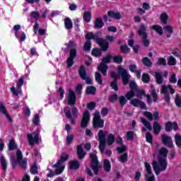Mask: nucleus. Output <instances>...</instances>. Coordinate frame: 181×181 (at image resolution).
Instances as JSON below:
<instances>
[{
    "instance_id": "obj_1",
    "label": "nucleus",
    "mask_w": 181,
    "mask_h": 181,
    "mask_svg": "<svg viewBox=\"0 0 181 181\" xmlns=\"http://www.w3.org/2000/svg\"><path fill=\"white\" fill-rule=\"evenodd\" d=\"M101 36V33L100 32H96L95 34L93 32H88L85 35V38L86 40H95V42L102 47V50L103 52H108V49H110V42L107 41V40L104 38H100Z\"/></svg>"
},
{
    "instance_id": "obj_2",
    "label": "nucleus",
    "mask_w": 181,
    "mask_h": 181,
    "mask_svg": "<svg viewBox=\"0 0 181 181\" xmlns=\"http://www.w3.org/2000/svg\"><path fill=\"white\" fill-rule=\"evenodd\" d=\"M69 158H70V156L69 154H66L65 156H61L60 159L57 160V163L52 165V168H55V171L54 172L53 170L49 169V173L47 174V177H53V176L62 175L65 168L64 165H63V163L64 162H66V160H69Z\"/></svg>"
},
{
    "instance_id": "obj_3",
    "label": "nucleus",
    "mask_w": 181,
    "mask_h": 181,
    "mask_svg": "<svg viewBox=\"0 0 181 181\" xmlns=\"http://www.w3.org/2000/svg\"><path fill=\"white\" fill-rule=\"evenodd\" d=\"M64 112L65 114V117H66L67 119H69L71 124H76V120L78 118V109L76 107H73L72 108L69 106H66L64 108Z\"/></svg>"
},
{
    "instance_id": "obj_4",
    "label": "nucleus",
    "mask_w": 181,
    "mask_h": 181,
    "mask_svg": "<svg viewBox=\"0 0 181 181\" xmlns=\"http://www.w3.org/2000/svg\"><path fill=\"white\" fill-rule=\"evenodd\" d=\"M113 57L111 54H107L106 57H103L100 64L98 66V70L100 71L103 76L105 77L107 76V71L110 69L107 64L111 63V60H112Z\"/></svg>"
},
{
    "instance_id": "obj_5",
    "label": "nucleus",
    "mask_w": 181,
    "mask_h": 181,
    "mask_svg": "<svg viewBox=\"0 0 181 181\" xmlns=\"http://www.w3.org/2000/svg\"><path fill=\"white\" fill-rule=\"evenodd\" d=\"M16 156L17 160L11 161V164L13 169H15V168H16V165L18 163L21 169L26 170L28 168V160H26V159L23 160V155L22 154V151L20 149L17 150Z\"/></svg>"
},
{
    "instance_id": "obj_6",
    "label": "nucleus",
    "mask_w": 181,
    "mask_h": 181,
    "mask_svg": "<svg viewBox=\"0 0 181 181\" xmlns=\"http://www.w3.org/2000/svg\"><path fill=\"white\" fill-rule=\"evenodd\" d=\"M98 136L99 138V149L101 153H104L105 148H107V132L100 129L98 133Z\"/></svg>"
},
{
    "instance_id": "obj_7",
    "label": "nucleus",
    "mask_w": 181,
    "mask_h": 181,
    "mask_svg": "<svg viewBox=\"0 0 181 181\" xmlns=\"http://www.w3.org/2000/svg\"><path fill=\"white\" fill-rule=\"evenodd\" d=\"M93 128L95 131L100 129V128H104V119H101V116H100V112H96L94 115Z\"/></svg>"
},
{
    "instance_id": "obj_8",
    "label": "nucleus",
    "mask_w": 181,
    "mask_h": 181,
    "mask_svg": "<svg viewBox=\"0 0 181 181\" xmlns=\"http://www.w3.org/2000/svg\"><path fill=\"white\" fill-rule=\"evenodd\" d=\"M118 73L121 75L124 86H127L129 83V74H128V71L123 67L119 66Z\"/></svg>"
},
{
    "instance_id": "obj_9",
    "label": "nucleus",
    "mask_w": 181,
    "mask_h": 181,
    "mask_svg": "<svg viewBox=\"0 0 181 181\" xmlns=\"http://www.w3.org/2000/svg\"><path fill=\"white\" fill-rule=\"evenodd\" d=\"M147 174L146 175V181H156L155 175L152 173V167L148 163H144Z\"/></svg>"
},
{
    "instance_id": "obj_10",
    "label": "nucleus",
    "mask_w": 181,
    "mask_h": 181,
    "mask_svg": "<svg viewBox=\"0 0 181 181\" xmlns=\"http://www.w3.org/2000/svg\"><path fill=\"white\" fill-rule=\"evenodd\" d=\"M110 77L113 78V81L110 83V87H112L115 91H118V78H119V75L112 71L110 73Z\"/></svg>"
},
{
    "instance_id": "obj_11",
    "label": "nucleus",
    "mask_w": 181,
    "mask_h": 181,
    "mask_svg": "<svg viewBox=\"0 0 181 181\" xmlns=\"http://www.w3.org/2000/svg\"><path fill=\"white\" fill-rule=\"evenodd\" d=\"M172 129H174L175 132L179 129V124L176 122H167L165 126V132H170Z\"/></svg>"
},
{
    "instance_id": "obj_12",
    "label": "nucleus",
    "mask_w": 181,
    "mask_h": 181,
    "mask_svg": "<svg viewBox=\"0 0 181 181\" xmlns=\"http://www.w3.org/2000/svg\"><path fill=\"white\" fill-rule=\"evenodd\" d=\"M130 105H133V107H140L141 110H146V104L144 103V101L138 99V98H134L130 100Z\"/></svg>"
},
{
    "instance_id": "obj_13",
    "label": "nucleus",
    "mask_w": 181,
    "mask_h": 181,
    "mask_svg": "<svg viewBox=\"0 0 181 181\" xmlns=\"http://www.w3.org/2000/svg\"><path fill=\"white\" fill-rule=\"evenodd\" d=\"M161 141L163 145L168 146V148H173V141L172 140V137L166 134H162Z\"/></svg>"
},
{
    "instance_id": "obj_14",
    "label": "nucleus",
    "mask_w": 181,
    "mask_h": 181,
    "mask_svg": "<svg viewBox=\"0 0 181 181\" xmlns=\"http://www.w3.org/2000/svg\"><path fill=\"white\" fill-rule=\"evenodd\" d=\"M90 121V112L86 110L83 115L82 119L81 122V128H86L88 125Z\"/></svg>"
},
{
    "instance_id": "obj_15",
    "label": "nucleus",
    "mask_w": 181,
    "mask_h": 181,
    "mask_svg": "<svg viewBox=\"0 0 181 181\" xmlns=\"http://www.w3.org/2000/svg\"><path fill=\"white\" fill-rule=\"evenodd\" d=\"M144 115L148 118V121H158L159 119V112L156 111L153 112V115L152 112L146 111L144 112Z\"/></svg>"
},
{
    "instance_id": "obj_16",
    "label": "nucleus",
    "mask_w": 181,
    "mask_h": 181,
    "mask_svg": "<svg viewBox=\"0 0 181 181\" xmlns=\"http://www.w3.org/2000/svg\"><path fill=\"white\" fill-rule=\"evenodd\" d=\"M76 101L77 98L76 97V93L73 90L70 89L68 94V104L69 105H76Z\"/></svg>"
},
{
    "instance_id": "obj_17",
    "label": "nucleus",
    "mask_w": 181,
    "mask_h": 181,
    "mask_svg": "<svg viewBox=\"0 0 181 181\" xmlns=\"http://www.w3.org/2000/svg\"><path fill=\"white\" fill-rule=\"evenodd\" d=\"M141 122L144 125V127H142L141 131L142 132H146L147 129L148 131H152V123L149 121L146 120L144 117H141Z\"/></svg>"
},
{
    "instance_id": "obj_18",
    "label": "nucleus",
    "mask_w": 181,
    "mask_h": 181,
    "mask_svg": "<svg viewBox=\"0 0 181 181\" xmlns=\"http://www.w3.org/2000/svg\"><path fill=\"white\" fill-rule=\"evenodd\" d=\"M27 138L28 139V144L30 146H33L35 144H39V134H35L34 137L31 134H28L27 135Z\"/></svg>"
},
{
    "instance_id": "obj_19",
    "label": "nucleus",
    "mask_w": 181,
    "mask_h": 181,
    "mask_svg": "<svg viewBox=\"0 0 181 181\" xmlns=\"http://www.w3.org/2000/svg\"><path fill=\"white\" fill-rule=\"evenodd\" d=\"M90 168H97L98 167V158H97V154H95V153H92L90 155Z\"/></svg>"
},
{
    "instance_id": "obj_20",
    "label": "nucleus",
    "mask_w": 181,
    "mask_h": 181,
    "mask_svg": "<svg viewBox=\"0 0 181 181\" xmlns=\"http://www.w3.org/2000/svg\"><path fill=\"white\" fill-rule=\"evenodd\" d=\"M166 86H163L161 90V93L164 94L165 101L167 104H170V96L169 95V90H168Z\"/></svg>"
},
{
    "instance_id": "obj_21",
    "label": "nucleus",
    "mask_w": 181,
    "mask_h": 181,
    "mask_svg": "<svg viewBox=\"0 0 181 181\" xmlns=\"http://www.w3.org/2000/svg\"><path fill=\"white\" fill-rule=\"evenodd\" d=\"M158 163L160 165V170H166L168 168V160L167 158H162L161 157L158 158Z\"/></svg>"
},
{
    "instance_id": "obj_22",
    "label": "nucleus",
    "mask_w": 181,
    "mask_h": 181,
    "mask_svg": "<svg viewBox=\"0 0 181 181\" xmlns=\"http://www.w3.org/2000/svg\"><path fill=\"white\" fill-rule=\"evenodd\" d=\"M76 152L78 155V158L80 160L84 159L86 153L84 151V149L83 148V146L81 145H79L76 147Z\"/></svg>"
},
{
    "instance_id": "obj_23",
    "label": "nucleus",
    "mask_w": 181,
    "mask_h": 181,
    "mask_svg": "<svg viewBox=\"0 0 181 181\" xmlns=\"http://www.w3.org/2000/svg\"><path fill=\"white\" fill-rule=\"evenodd\" d=\"M0 112H1V114H4V115H5L8 122H12V117H11V116H9V115L8 114V110H6V107H5V106L1 103H0Z\"/></svg>"
},
{
    "instance_id": "obj_24",
    "label": "nucleus",
    "mask_w": 181,
    "mask_h": 181,
    "mask_svg": "<svg viewBox=\"0 0 181 181\" xmlns=\"http://www.w3.org/2000/svg\"><path fill=\"white\" fill-rule=\"evenodd\" d=\"M104 26V21H103V18H97L94 21V29H102Z\"/></svg>"
},
{
    "instance_id": "obj_25",
    "label": "nucleus",
    "mask_w": 181,
    "mask_h": 181,
    "mask_svg": "<svg viewBox=\"0 0 181 181\" xmlns=\"http://www.w3.org/2000/svg\"><path fill=\"white\" fill-rule=\"evenodd\" d=\"M107 16H109V18L116 19L117 21H119V19H121V18H122V16H121V13H119V12L115 13L112 11H107Z\"/></svg>"
},
{
    "instance_id": "obj_26",
    "label": "nucleus",
    "mask_w": 181,
    "mask_h": 181,
    "mask_svg": "<svg viewBox=\"0 0 181 181\" xmlns=\"http://www.w3.org/2000/svg\"><path fill=\"white\" fill-rule=\"evenodd\" d=\"M168 153H169V150L165 147H162L158 152V158H162L163 159L168 158Z\"/></svg>"
},
{
    "instance_id": "obj_27",
    "label": "nucleus",
    "mask_w": 181,
    "mask_h": 181,
    "mask_svg": "<svg viewBox=\"0 0 181 181\" xmlns=\"http://www.w3.org/2000/svg\"><path fill=\"white\" fill-rule=\"evenodd\" d=\"M69 169H71V170H77L78 169H80V162L77 160L70 161Z\"/></svg>"
},
{
    "instance_id": "obj_28",
    "label": "nucleus",
    "mask_w": 181,
    "mask_h": 181,
    "mask_svg": "<svg viewBox=\"0 0 181 181\" xmlns=\"http://www.w3.org/2000/svg\"><path fill=\"white\" fill-rule=\"evenodd\" d=\"M103 52L104 53H107V51L103 50V47H100V49L98 48H93L92 49V56H94V57H101V54H103Z\"/></svg>"
},
{
    "instance_id": "obj_29",
    "label": "nucleus",
    "mask_w": 181,
    "mask_h": 181,
    "mask_svg": "<svg viewBox=\"0 0 181 181\" xmlns=\"http://www.w3.org/2000/svg\"><path fill=\"white\" fill-rule=\"evenodd\" d=\"M153 170L157 176L158 175H160V172L165 171L164 170H160V168L159 167V165L158 164V161L156 160H154L152 163Z\"/></svg>"
},
{
    "instance_id": "obj_30",
    "label": "nucleus",
    "mask_w": 181,
    "mask_h": 181,
    "mask_svg": "<svg viewBox=\"0 0 181 181\" xmlns=\"http://www.w3.org/2000/svg\"><path fill=\"white\" fill-rule=\"evenodd\" d=\"M153 129L155 135H159L160 131L162 130V126L158 122H154L153 124Z\"/></svg>"
},
{
    "instance_id": "obj_31",
    "label": "nucleus",
    "mask_w": 181,
    "mask_h": 181,
    "mask_svg": "<svg viewBox=\"0 0 181 181\" xmlns=\"http://www.w3.org/2000/svg\"><path fill=\"white\" fill-rule=\"evenodd\" d=\"M118 101L120 107L122 108H124V107L127 105V103H128V99L125 95H120L118 98Z\"/></svg>"
},
{
    "instance_id": "obj_32",
    "label": "nucleus",
    "mask_w": 181,
    "mask_h": 181,
    "mask_svg": "<svg viewBox=\"0 0 181 181\" xmlns=\"http://www.w3.org/2000/svg\"><path fill=\"white\" fill-rule=\"evenodd\" d=\"M8 151H15V149H18V145H16V143H15V139H11L8 141Z\"/></svg>"
},
{
    "instance_id": "obj_33",
    "label": "nucleus",
    "mask_w": 181,
    "mask_h": 181,
    "mask_svg": "<svg viewBox=\"0 0 181 181\" xmlns=\"http://www.w3.org/2000/svg\"><path fill=\"white\" fill-rule=\"evenodd\" d=\"M138 35L139 36H142V37L148 36V34L146 33V28L145 27V25H140L139 29L138 30Z\"/></svg>"
},
{
    "instance_id": "obj_34",
    "label": "nucleus",
    "mask_w": 181,
    "mask_h": 181,
    "mask_svg": "<svg viewBox=\"0 0 181 181\" xmlns=\"http://www.w3.org/2000/svg\"><path fill=\"white\" fill-rule=\"evenodd\" d=\"M64 25L67 30H71L73 29V22L70 18H66L64 19Z\"/></svg>"
},
{
    "instance_id": "obj_35",
    "label": "nucleus",
    "mask_w": 181,
    "mask_h": 181,
    "mask_svg": "<svg viewBox=\"0 0 181 181\" xmlns=\"http://www.w3.org/2000/svg\"><path fill=\"white\" fill-rule=\"evenodd\" d=\"M78 74L82 80H86V78L87 77V72L86 71V68H84V66H81Z\"/></svg>"
},
{
    "instance_id": "obj_36",
    "label": "nucleus",
    "mask_w": 181,
    "mask_h": 181,
    "mask_svg": "<svg viewBox=\"0 0 181 181\" xmlns=\"http://www.w3.org/2000/svg\"><path fill=\"white\" fill-rule=\"evenodd\" d=\"M103 169L105 172H110L111 170V162L110 160L105 159L103 161Z\"/></svg>"
},
{
    "instance_id": "obj_37",
    "label": "nucleus",
    "mask_w": 181,
    "mask_h": 181,
    "mask_svg": "<svg viewBox=\"0 0 181 181\" xmlns=\"http://www.w3.org/2000/svg\"><path fill=\"white\" fill-rule=\"evenodd\" d=\"M155 78L157 84H163V76H162V74L156 72Z\"/></svg>"
},
{
    "instance_id": "obj_38",
    "label": "nucleus",
    "mask_w": 181,
    "mask_h": 181,
    "mask_svg": "<svg viewBox=\"0 0 181 181\" xmlns=\"http://www.w3.org/2000/svg\"><path fill=\"white\" fill-rule=\"evenodd\" d=\"M0 163L1 165L2 170L6 172V168L8 166V164L6 163V160L5 159V157H4V156H0Z\"/></svg>"
},
{
    "instance_id": "obj_39",
    "label": "nucleus",
    "mask_w": 181,
    "mask_h": 181,
    "mask_svg": "<svg viewBox=\"0 0 181 181\" xmlns=\"http://www.w3.org/2000/svg\"><path fill=\"white\" fill-rule=\"evenodd\" d=\"M36 161L33 163V165L30 167V172L32 175H37L39 173V168L36 165Z\"/></svg>"
},
{
    "instance_id": "obj_40",
    "label": "nucleus",
    "mask_w": 181,
    "mask_h": 181,
    "mask_svg": "<svg viewBox=\"0 0 181 181\" xmlns=\"http://www.w3.org/2000/svg\"><path fill=\"white\" fill-rule=\"evenodd\" d=\"M160 18L161 23H163V25L168 24V20L169 19V16H168V13H161Z\"/></svg>"
},
{
    "instance_id": "obj_41",
    "label": "nucleus",
    "mask_w": 181,
    "mask_h": 181,
    "mask_svg": "<svg viewBox=\"0 0 181 181\" xmlns=\"http://www.w3.org/2000/svg\"><path fill=\"white\" fill-rule=\"evenodd\" d=\"M120 52L123 54H128L131 52V49L128 47V45H124L120 46Z\"/></svg>"
},
{
    "instance_id": "obj_42",
    "label": "nucleus",
    "mask_w": 181,
    "mask_h": 181,
    "mask_svg": "<svg viewBox=\"0 0 181 181\" xmlns=\"http://www.w3.org/2000/svg\"><path fill=\"white\" fill-rule=\"evenodd\" d=\"M83 21L88 23L91 21V12L90 11H86L83 13Z\"/></svg>"
},
{
    "instance_id": "obj_43",
    "label": "nucleus",
    "mask_w": 181,
    "mask_h": 181,
    "mask_svg": "<svg viewBox=\"0 0 181 181\" xmlns=\"http://www.w3.org/2000/svg\"><path fill=\"white\" fill-rule=\"evenodd\" d=\"M142 63L146 67H152V61H151V59H148L147 57H144L142 59Z\"/></svg>"
},
{
    "instance_id": "obj_44",
    "label": "nucleus",
    "mask_w": 181,
    "mask_h": 181,
    "mask_svg": "<svg viewBox=\"0 0 181 181\" xmlns=\"http://www.w3.org/2000/svg\"><path fill=\"white\" fill-rule=\"evenodd\" d=\"M107 145L109 146H111V145H112L114 144V142H115V136L112 134H110L107 136Z\"/></svg>"
},
{
    "instance_id": "obj_45",
    "label": "nucleus",
    "mask_w": 181,
    "mask_h": 181,
    "mask_svg": "<svg viewBox=\"0 0 181 181\" xmlns=\"http://www.w3.org/2000/svg\"><path fill=\"white\" fill-rule=\"evenodd\" d=\"M15 36L20 42H25V40H26V34L25 33V32H21V35L20 37L18 35V33H15Z\"/></svg>"
},
{
    "instance_id": "obj_46",
    "label": "nucleus",
    "mask_w": 181,
    "mask_h": 181,
    "mask_svg": "<svg viewBox=\"0 0 181 181\" xmlns=\"http://www.w3.org/2000/svg\"><path fill=\"white\" fill-rule=\"evenodd\" d=\"M96 90L97 89L94 86H88L86 90V93L88 95L92 94V95H94Z\"/></svg>"
},
{
    "instance_id": "obj_47",
    "label": "nucleus",
    "mask_w": 181,
    "mask_h": 181,
    "mask_svg": "<svg viewBox=\"0 0 181 181\" xmlns=\"http://www.w3.org/2000/svg\"><path fill=\"white\" fill-rule=\"evenodd\" d=\"M83 50L87 52L91 50V42L90 41V40H86V42L84 43L83 45Z\"/></svg>"
},
{
    "instance_id": "obj_48",
    "label": "nucleus",
    "mask_w": 181,
    "mask_h": 181,
    "mask_svg": "<svg viewBox=\"0 0 181 181\" xmlns=\"http://www.w3.org/2000/svg\"><path fill=\"white\" fill-rule=\"evenodd\" d=\"M174 138L176 146L181 149V135L175 134Z\"/></svg>"
},
{
    "instance_id": "obj_49",
    "label": "nucleus",
    "mask_w": 181,
    "mask_h": 181,
    "mask_svg": "<svg viewBox=\"0 0 181 181\" xmlns=\"http://www.w3.org/2000/svg\"><path fill=\"white\" fill-rule=\"evenodd\" d=\"M135 136V132L134 131H129L127 132L126 138L127 141H134Z\"/></svg>"
},
{
    "instance_id": "obj_50",
    "label": "nucleus",
    "mask_w": 181,
    "mask_h": 181,
    "mask_svg": "<svg viewBox=\"0 0 181 181\" xmlns=\"http://www.w3.org/2000/svg\"><path fill=\"white\" fill-rule=\"evenodd\" d=\"M152 29L153 30H156V32H157L158 35H163V29L160 25H153Z\"/></svg>"
},
{
    "instance_id": "obj_51",
    "label": "nucleus",
    "mask_w": 181,
    "mask_h": 181,
    "mask_svg": "<svg viewBox=\"0 0 181 181\" xmlns=\"http://www.w3.org/2000/svg\"><path fill=\"white\" fill-rule=\"evenodd\" d=\"M119 160L122 163H125L128 162V153H124L123 154H122L119 158Z\"/></svg>"
},
{
    "instance_id": "obj_52",
    "label": "nucleus",
    "mask_w": 181,
    "mask_h": 181,
    "mask_svg": "<svg viewBox=\"0 0 181 181\" xmlns=\"http://www.w3.org/2000/svg\"><path fill=\"white\" fill-rule=\"evenodd\" d=\"M95 80L98 84H103V78L101 77V74H100V72L95 73Z\"/></svg>"
},
{
    "instance_id": "obj_53",
    "label": "nucleus",
    "mask_w": 181,
    "mask_h": 181,
    "mask_svg": "<svg viewBox=\"0 0 181 181\" xmlns=\"http://www.w3.org/2000/svg\"><path fill=\"white\" fill-rule=\"evenodd\" d=\"M130 91H136L138 90V85L134 81H132L129 83Z\"/></svg>"
},
{
    "instance_id": "obj_54",
    "label": "nucleus",
    "mask_w": 181,
    "mask_h": 181,
    "mask_svg": "<svg viewBox=\"0 0 181 181\" xmlns=\"http://www.w3.org/2000/svg\"><path fill=\"white\" fill-rule=\"evenodd\" d=\"M69 58L76 59L77 57V49L76 48L69 50Z\"/></svg>"
},
{
    "instance_id": "obj_55",
    "label": "nucleus",
    "mask_w": 181,
    "mask_h": 181,
    "mask_svg": "<svg viewBox=\"0 0 181 181\" xmlns=\"http://www.w3.org/2000/svg\"><path fill=\"white\" fill-rule=\"evenodd\" d=\"M118 95L117 94H112L109 96L108 100L110 103H112V104H114V103H115V101H118Z\"/></svg>"
},
{
    "instance_id": "obj_56",
    "label": "nucleus",
    "mask_w": 181,
    "mask_h": 181,
    "mask_svg": "<svg viewBox=\"0 0 181 181\" xmlns=\"http://www.w3.org/2000/svg\"><path fill=\"white\" fill-rule=\"evenodd\" d=\"M113 62L114 63H117V64H121L124 62V58L120 55H117L113 57Z\"/></svg>"
},
{
    "instance_id": "obj_57",
    "label": "nucleus",
    "mask_w": 181,
    "mask_h": 181,
    "mask_svg": "<svg viewBox=\"0 0 181 181\" xmlns=\"http://www.w3.org/2000/svg\"><path fill=\"white\" fill-rule=\"evenodd\" d=\"M168 66H175L176 65V59L173 56H170L168 58Z\"/></svg>"
},
{
    "instance_id": "obj_58",
    "label": "nucleus",
    "mask_w": 181,
    "mask_h": 181,
    "mask_svg": "<svg viewBox=\"0 0 181 181\" xmlns=\"http://www.w3.org/2000/svg\"><path fill=\"white\" fill-rule=\"evenodd\" d=\"M146 140L148 144H153V136H152V134L147 132L146 134Z\"/></svg>"
},
{
    "instance_id": "obj_59",
    "label": "nucleus",
    "mask_w": 181,
    "mask_h": 181,
    "mask_svg": "<svg viewBox=\"0 0 181 181\" xmlns=\"http://www.w3.org/2000/svg\"><path fill=\"white\" fill-rule=\"evenodd\" d=\"M30 18H32L33 19H35V21H38L39 18L40 17V14L39 13V12L37 11H32L30 13Z\"/></svg>"
},
{
    "instance_id": "obj_60",
    "label": "nucleus",
    "mask_w": 181,
    "mask_h": 181,
    "mask_svg": "<svg viewBox=\"0 0 181 181\" xmlns=\"http://www.w3.org/2000/svg\"><path fill=\"white\" fill-rule=\"evenodd\" d=\"M143 83H148V81H151V77L149 76V74L147 73H144L141 78Z\"/></svg>"
},
{
    "instance_id": "obj_61",
    "label": "nucleus",
    "mask_w": 181,
    "mask_h": 181,
    "mask_svg": "<svg viewBox=\"0 0 181 181\" xmlns=\"http://www.w3.org/2000/svg\"><path fill=\"white\" fill-rule=\"evenodd\" d=\"M126 98H127V100H131L132 98H134L135 97V92L133 90H129L127 92V93L124 95Z\"/></svg>"
},
{
    "instance_id": "obj_62",
    "label": "nucleus",
    "mask_w": 181,
    "mask_h": 181,
    "mask_svg": "<svg viewBox=\"0 0 181 181\" xmlns=\"http://www.w3.org/2000/svg\"><path fill=\"white\" fill-rule=\"evenodd\" d=\"M136 97H137V98H142V96L144 95L145 97V95H146V94H145V90L141 89V90H136Z\"/></svg>"
},
{
    "instance_id": "obj_63",
    "label": "nucleus",
    "mask_w": 181,
    "mask_h": 181,
    "mask_svg": "<svg viewBox=\"0 0 181 181\" xmlns=\"http://www.w3.org/2000/svg\"><path fill=\"white\" fill-rule=\"evenodd\" d=\"M74 140V135L73 134H69L66 136V144L67 145H71V143Z\"/></svg>"
},
{
    "instance_id": "obj_64",
    "label": "nucleus",
    "mask_w": 181,
    "mask_h": 181,
    "mask_svg": "<svg viewBox=\"0 0 181 181\" xmlns=\"http://www.w3.org/2000/svg\"><path fill=\"white\" fill-rule=\"evenodd\" d=\"M175 103L177 107H178L179 108L181 107V97L179 96V95H176V97L175 98Z\"/></svg>"
}]
</instances>
